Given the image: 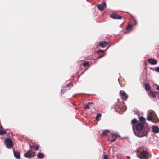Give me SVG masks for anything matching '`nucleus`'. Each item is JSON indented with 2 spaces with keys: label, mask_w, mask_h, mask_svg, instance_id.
I'll return each mask as SVG.
<instances>
[{
  "label": "nucleus",
  "mask_w": 159,
  "mask_h": 159,
  "mask_svg": "<svg viewBox=\"0 0 159 159\" xmlns=\"http://www.w3.org/2000/svg\"><path fill=\"white\" fill-rule=\"evenodd\" d=\"M136 131L134 130V126L132 125V129L135 135L137 136L141 137L147 135L149 131L148 127H144V125L141 123H138L136 127Z\"/></svg>",
  "instance_id": "obj_1"
},
{
  "label": "nucleus",
  "mask_w": 159,
  "mask_h": 159,
  "mask_svg": "<svg viewBox=\"0 0 159 159\" xmlns=\"http://www.w3.org/2000/svg\"><path fill=\"white\" fill-rule=\"evenodd\" d=\"M147 119L148 120L153 122L157 123L159 121L158 119L155 115L154 111L152 110H150L148 111Z\"/></svg>",
  "instance_id": "obj_2"
},
{
  "label": "nucleus",
  "mask_w": 159,
  "mask_h": 159,
  "mask_svg": "<svg viewBox=\"0 0 159 159\" xmlns=\"http://www.w3.org/2000/svg\"><path fill=\"white\" fill-rule=\"evenodd\" d=\"M5 144L8 148H11L13 146V141L11 139L9 138L6 139L4 140Z\"/></svg>",
  "instance_id": "obj_3"
},
{
  "label": "nucleus",
  "mask_w": 159,
  "mask_h": 159,
  "mask_svg": "<svg viewBox=\"0 0 159 159\" xmlns=\"http://www.w3.org/2000/svg\"><path fill=\"white\" fill-rule=\"evenodd\" d=\"M148 153L147 152L144 150L142 151L140 153L139 156L137 155L138 157L143 159H145L148 157Z\"/></svg>",
  "instance_id": "obj_4"
},
{
  "label": "nucleus",
  "mask_w": 159,
  "mask_h": 159,
  "mask_svg": "<svg viewBox=\"0 0 159 159\" xmlns=\"http://www.w3.org/2000/svg\"><path fill=\"white\" fill-rule=\"evenodd\" d=\"M34 154L33 152L29 150L27 151L26 153L24 154L25 157L29 158L31 157H34Z\"/></svg>",
  "instance_id": "obj_5"
},
{
  "label": "nucleus",
  "mask_w": 159,
  "mask_h": 159,
  "mask_svg": "<svg viewBox=\"0 0 159 159\" xmlns=\"http://www.w3.org/2000/svg\"><path fill=\"white\" fill-rule=\"evenodd\" d=\"M117 135L114 134H111L109 136L108 140L109 141L112 142L114 141L116 139Z\"/></svg>",
  "instance_id": "obj_6"
},
{
  "label": "nucleus",
  "mask_w": 159,
  "mask_h": 159,
  "mask_svg": "<svg viewBox=\"0 0 159 159\" xmlns=\"http://www.w3.org/2000/svg\"><path fill=\"white\" fill-rule=\"evenodd\" d=\"M106 7V5L105 2L103 3L102 4L98 5H97V7L98 10L102 11H103L104 9Z\"/></svg>",
  "instance_id": "obj_7"
},
{
  "label": "nucleus",
  "mask_w": 159,
  "mask_h": 159,
  "mask_svg": "<svg viewBox=\"0 0 159 159\" xmlns=\"http://www.w3.org/2000/svg\"><path fill=\"white\" fill-rule=\"evenodd\" d=\"M152 131L154 133H158L159 132V128L156 126H153L152 127Z\"/></svg>",
  "instance_id": "obj_8"
},
{
  "label": "nucleus",
  "mask_w": 159,
  "mask_h": 159,
  "mask_svg": "<svg viewBox=\"0 0 159 159\" xmlns=\"http://www.w3.org/2000/svg\"><path fill=\"white\" fill-rule=\"evenodd\" d=\"M13 150L14 157L17 159H20V152L18 151H14V149Z\"/></svg>",
  "instance_id": "obj_9"
},
{
  "label": "nucleus",
  "mask_w": 159,
  "mask_h": 159,
  "mask_svg": "<svg viewBox=\"0 0 159 159\" xmlns=\"http://www.w3.org/2000/svg\"><path fill=\"white\" fill-rule=\"evenodd\" d=\"M148 61L149 63L152 65L156 64L157 62V61L156 60L152 58L148 59Z\"/></svg>",
  "instance_id": "obj_10"
},
{
  "label": "nucleus",
  "mask_w": 159,
  "mask_h": 159,
  "mask_svg": "<svg viewBox=\"0 0 159 159\" xmlns=\"http://www.w3.org/2000/svg\"><path fill=\"white\" fill-rule=\"evenodd\" d=\"M120 93L121 96H125V97H123V99L124 100H126L128 98V96L125 94L124 91L123 90H120Z\"/></svg>",
  "instance_id": "obj_11"
},
{
  "label": "nucleus",
  "mask_w": 159,
  "mask_h": 159,
  "mask_svg": "<svg viewBox=\"0 0 159 159\" xmlns=\"http://www.w3.org/2000/svg\"><path fill=\"white\" fill-rule=\"evenodd\" d=\"M111 17L114 19H120L121 16L118 14H112L111 15Z\"/></svg>",
  "instance_id": "obj_12"
},
{
  "label": "nucleus",
  "mask_w": 159,
  "mask_h": 159,
  "mask_svg": "<svg viewBox=\"0 0 159 159\" xmlns=\"http://www.w3.org/2000/svg\"><path fill=\"white\" fill-rule=\"evenodd\" d=\"M108 44H109V43L108 42L105 41H102L99 43V46L102 48H103L105 45Z\"/></svg>",
  "instance_id": "obj_13"
},
{
  "label": "nucleus",
  "mask_w": 159,
  "mask_h": 159,
  "mask_svg": "<svg viewBox=\"0 0 159 159\" xmlns=\"http://www.w3.org/2000/svg\"><path fill=\"white\" fill-rule=\"evenodd\" d=\"M156 91L154 92L151 90L150 93H148V95L149 96L151 95L153 98H154L156 97Z\"/></svg>",
  "instance_id": "obj_14"
},
{
  "label": "nucleus",
  "mask_w": 159,
  "mask_h": 159,
  "mask_svg": "<svg viewBox=\"0 0 159 159\" xmlns=\"http://www.w3.org/2000/svg\"><path fill=\"white\" fill-rule=\"evenodd\" d=\"M139 118L140 121L142 122L143 124L145 123L146 120V119L145 118L143 117H139Z\"/></svg>",
  "instance_id": "obj_15"
},
{
  "label": "nucleus",
  "mask_w": 159,
  "mask_h": 159,
  "mask_svg": "<svg viewBox=\"0 0 159 159\" xmlns=\"http://www.w3.org/2000/svg\"><path fill=\"white\" fill-rule=\"evenodd\" d=\"M101 116V114L100 113H97L96 116V120L98 121H99L100 120V117Z\"/></svg>",
  "instance_id": "obj_16"
},
{
  "label": "nucleus",
  "mask_w": 159,
  "mask_h": 159,
  "mask_svg": "<svg viewBox=\"0 0 159 159\" xmlns=\"http://www.w3.org/2000/svg\"><path fill=\"white\" fill-rule=\"evenodd\" d=\"M145 89L147 91L150 90V85L148 84H146L145 85Z\"/></svg>",
  "instance_id": "obj_17"
},
{
  "label": "nucleus",
  "mask_w": 159,
  "mask_h": 159,
  "mask_svg": "<svg viewBox=\"0 0 159 159\" xmlns=\"http://www.w3.org/2000/svg\"><path fill=\"white\" fill-rule=\"evenodd\" d=\"M44 155L42 153H39L37 155V157L39 158H42L44 157Z\"/></svg>",
  "instance_id": "obj_18"
},
{
  "label": "nucleus",
  "mask_w": 159,
  "mask_h": 159,
  "mask_svg": "<svg viewBox=\"0 0 159 159\" xmlns=\"http://www.w3.org/2000/svg\"><path fill=\"white\" fill-rule=\"evenodd\" d=\"M6 133V132L5 130H3L2 129L0 130V134L1 135H3Z\"/></svg>",
  "instance_id": "obj_19"
},
{
  "label": "nucleus",
  "mask_w": 159,
  "mask_h": 159,
  "mask_svg": "<svg viewBox=\"0 0 159 159\" xmlns=\"http://www.w3.org/2000/svg\"><path fill=\"white\" fill-rule=\"evenodd\" d=\"M137 122V120L136 119H134L131 120V123L133 125H134Z\"/></svg>",
  "instance_id": "obj_20"
},
{
  "label": "nucleus",
  "mask_w": 159,
  "mask_h": 159,
  "mask_svg": "<svg viewBox=\"0 0 159 159\" xmlns=\"http://www.w3.org/2000/svg\"><path fill=\"white\" fill-rule=\"evenodd\" d=\"M109 133V131L108 130H105L102 133V134L105 135H107V134Z\"/></svg>",
  "instance_id": "obj_21"
},
{
  "label": "nucleus",
  "mask_w": 159,
  "mask_h": 159,
  "mask_svg": "<svg viewBox=\"0 0 159 159\" xmlns=\"http://www.w3.org/2000/svg\"><path fill=\"white\" fill-rule=\"evenodd\" d=\"M30 147L33 148L34 150H38L39 149V146L38 145H37L36 147H35L34 145H33L32 146H30Z\"/></svg>",
  "instance_id": "obj_22"
},
{
  "label": "nucleus",
  "mask_w": 159,
  "mask_h": 159,
  "mask_svg": "<svg viewBox=\"0 0 159 159\" xmlns=\"http://www.w3.org/2000/svg\"><path fill=\"white\" fill-rule=\"evenodd\" d=\"M91 104V103L90 102H89L88 104H86V105H84V108L85 109H89V105L90 104Z\"/></svg>",
  "instance_id": "obj_23"
},
{
  "label": "nucleus",
  "mask_w": 159,
  "mask_h": 159,
  "mask_svg": "<svg viewBox=\"0 0 159 159\" xmlns=\"http://www.w3.org/2000/svg\"><path fill=\"white\" fill-rule=\"evenodd\" d=\"M131 24H129L128 25L127 27L126 28V30L127 31H129L130 30V29L131 28Z\"/></svg>",
  "instance_id": "obj_24"
},
{
  "label": "nucleus",
  "mask_w": 159,
  "mask_h": 159,
  "mask_svg": "<svg viewBox=\"0 0 159 159\" xmlns=\"http://www.w3.org/2000/svg\"><path fill=\"white\" fill-rule=\"evenodd\" d=\"M89 62H86L84 63L83 64V66L84 67H86L87 66L89 65Z\"/></svg>",
  "instance_id": "obj_25"
},
{
  "label": "nucleus",
  "mask_w": 159,
  "mask_h": 159,
  "mask_svg": "<svg viewBox=\"0 0 159 159\" xmlns=\"http://www.w3.org/2000/svg\"><path fill=\"white\" fill-rule=\"evenodd\" d=\"M155 70L156 72L159 73V67H156Z\"/></svg>",
  "instance_id": "obj_26"
},
{
  "label": "nucleus",
  "mask_w": 159,
  "mask_h": 159,
  "mask_svg": "<svg viewBox=\"0 0 159 159\" xmlns=\"http://www.w3.org/2000/svg\"><path fill=\"white\" fill-rule=\"evenodd\" d=\"M108 156L106 155L104 156L103 159H108Z\"/></svg>",
  "instance_id": "obj_27"
},
{
  "label": "nucleus",
  "mask_w": 159,
  "mask_h": 159,
  "mask_svg": "<svg viewBox=\"0 0 159 159\" xmlns=\"http://www.w3.org/2000/svg\"><path fill=\"white\" fill-rule=\"evenodd\" d=\"M105 51V50H100L97 51V52H104Z\"/></svg>",
  "instance_id": "obj_28"
},
{
  "label": "nucleus",
  "mask_w": 159,
  "mask_h": 159,
  "mask_svg": "<svg viewBox=\"0 0 159 159\" xmlns=\"http://www.w3.org/2000/svg\"><path fill=\"white\" fill-rule=\"evenodd\" d=\"M3 129V127L2 125L0 126V130H2Z\"/></svg>",
  "instance_id": "obj_29"
},
{
  "label": "nucleus",
  "mask_w": 159,
  "mask_h": 159,
  "mask_svg": "<svg viewBox=\"0 0 159 159\" xmlns=\"http://www.w3.org/2000/svg\"><path fill=\"white\" fill-rule=\"evenodd\" d=\"M156 89L159 91V86L157 87L156 88Z\"/></svg>",
  "instance_id": "obj_30"
},
{
  "label": "nucleus",
  "mask_w": 159,
  "mask_h": 159,
  "mask_svg": "<svg viewBox=\"0 0 159 159\" xmlns=\"http://www.w3.org/2000/svg\"><path fill=\"white\" fill-rule=\"evenodd\" d=\"M156 94L158 93V92H157V91H156Z\"/></svg>",
  "instance_id": "obj_31"
},
{
  "label": "nucleus",
  "mask_w": 159,
  "mask_h": 159,
  "mask_svg": "<svg viewBox=\"0 0 159 159\" xmlns=\"http://www.w3.org/2000/svg\"><path fill=\"white\" fill-rule=\"evenodd\" d=\"M62 90H63V89H62L61 90V93H62Z\"/></svg>",
  "instance_id": "obj_32"
},
{
  "label": "nucleus",
  "mask_w": 159,
  "mask_h": 159,
  "mask_svg": "<svg viewBox=\"0 0 159 159\" xmlns=\"http://www.w3.org/2000/svg\"><path fill=\"white\" fill-rule=\"evenodd\" d=\"M69 86V85H67V87H68V86Z\"/></svg>",
  "instance_id": "obj_33"
},
{
  "label": "nucleus",
  "mask_w": 159,
  "mask_h": 159,
  "mask_svg": "<svg viewBox=\"0 0 159 159\" xmlns=\"http://www.w3.org/2000/svg\"><path fill=\"white\" fill-rule=\"evenodd\" d=\"M123 97V98L124 97H125V96H122Z\"/></svg>",
  "instance_id": "obj_34"
}]
</instances>
